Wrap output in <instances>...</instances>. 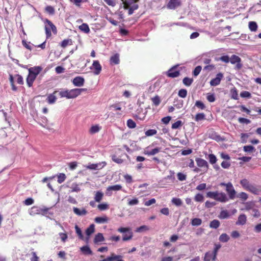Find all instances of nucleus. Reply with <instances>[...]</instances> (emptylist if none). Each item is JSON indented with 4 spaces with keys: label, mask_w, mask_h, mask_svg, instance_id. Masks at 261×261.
Wrapping results in <instances>:
<instances>
[{
    "label": "nucleus",
    "mask_w": 261,
    "mask_h": 261,
    "mask_svg": "<svg viewBox=\"0 0 261 261\" xmlns=\"http://www.w3.org/2000/svg\"><path fill=\"white\" fill-rule=\"evenodd\" d=\"M86 91V89H73L71 90H64L59 92L61 97H66L67 99L75 98L80 95L82 92Z\"/></svg>",
    "instance_id": "f257e3e1"
},
{
    "label": "nucleus",
    "mask_w": 261,
    "mask_h": 261,
    "mask_svg": "<svg viewBox=\"0 0 261 261\" xmlns=\"http://www.w3.org/2000/svg\"><path fill=\"white\" fill-rule=\"evenodd\" d=\"M206 197L222 203L226 202L229 200L228 197L225 193L218 191L208 192L206 193Z\"/></svg>",
    "instance_id": "f03ea898"
},
{
    "label": "nucleus",
    "mask_w": 261,
    "mask_h": 261,
    "mask_svg": "<svg viewBox=\"0 0 261 261\" xmlns=\"http://www.w3.org/2000/svg\"><path fill=\"white\" fill-rule=\"evenodd\" d=\"M49 208L44 207L41 208L37 206L32 207L29 210V213L31 216H35V215H45L47 214Z\"/></svg>",
    "instance_id": "7ed1b4c3"
},
{
    "label": "nucleus",
    "mask_w": 261,
    "mask_h": 261,
    "mask_svg": "<svg viewBox=\"0 0 261 261\" xmlns=\"http://www.w3.org/2000/svg\"><path fill=\"white\" fill-rule=\"evenodd\" d=\"M225 190L228 194L229 199H234L236 197V191H235L231 182H229L227 183V187L226 188Z\"/></svg>",
    "instance_id": "20e7f679"
},
{
    "label": "nucleus",
    "mask_w": 261,
    "mask_h": 261,
    "mask_svg": "<svg viewBox=\"0 0 261 261\" xmlns=\"http://www.w3.org/2000/svg\"><path fill=\"white\" fill-rule=\"evenodd\" d=\"M178 65L174 66L171 67L166 72V74L168 77L174 78L178 77L180 74V71L177 69Z\"/></svg>",
    "instance_id": "39448f33"
},
{
    "label": "nucleus",
    "mask_w": 261,
    "mask_h": 261,
    "mask_svg": "<svg viewBox=\"0 0 261 261\" xmlns=\"http://www.w3.org/2000/svg\"><path fill=\"white\" fill-rule=\"evenodd\" d=\"M229 61L232 64L237 63L236 69L238 70L241 69L242 67V64L241 63V59L238 56L235 55H232L230 58Z\"/></svg>",
    "instance_id": "423d86ee"
},
{
    "label": "nucleus",
    "mask_w": 261,
    "mask_h": 261,
    "mask_svg": "<svg viewBox=\"0 0 261 261\" xmlns=\"http://www.w3.org/2000/svg\"><path fill=\"white\" fill-rule=\"evenodd\" d=\"M197 166L200 168H202L203 170L205 172H207L208 168V164L207 162L204 159L197 158L195 160Z\"/></svg>",
    "instance_id": "0eeeda50"
},
{
    "label": "nucleus",
    "mask_w": 261,
    "mask_h": 261,
    "mask_svg": "<svg viewBox=\"0 0 261 261\" xmlns=\"http://www.w3.org/2000/svg\"><path fill=\"white\" fill-rule=\"evenodd\" d=\"M91 69L94 70V74L98 75L100 73L101 71V66L99 64V62L97 60L93 61L92 66L90 67Z\"/></svg>",
    "instance_id": "6e6552de"
},
{
    "label": "nucleus",
    "mask_w": 261,
    "mask_h": 261,
    "mask_svg": "<svg viewBox=\"0 0 261 261\" xmlns=\"http://www.w3.org/2000/svg\"><path fill=\"white\" fill-rule=\"evenodd\" d=\"M223 77V75L222 73H219L217 74L215 78L213 79L210 81V85L211 86H216L220 84L221 80Z\"/></svg>",
    "instance_id": "1a4fd4ad"
},
{
    "label": "nucleus",
    "mask_w": 261,
    "mask_h": 261,
    "mask_svg": "<svg viewBox=\"0 0 261 261\" xmlns=\"http://www.w3.org/2000/svg\"><path fill=\"white\" fill-rule=\"evenodd\" d=\"M50 23L51 24V29L49 28L47 25H45V34L47 38L50 37L51 35V30L53 31L54 34H56L57 33V30L56 26L52 22H50Z\"/></svg>",
    "instance_id": "9d476101"
},
{
    "label": "nucleus",
    "mask_w": 261,
    "mask_h": 261,
    "mask_svg": "<svg viewBox=\"0 0 261 261\" xmlns=\"http://www.w3.org/2000/svg\"><path fill=\"white\" fill-rule=\"evenodd\" d=\"M181 4L180 0H170L167 5V8L170 9H175Z\"/></svg>",
    "instance_id": "9b49d317"
},
{
    "label": "nucleus",
    "mask_w": 261,
    "mask_h": 261,
    "mask_svg": "<svg viewBox=\"0 0 261 261\" xmlns=\"http://www.w3.org/2000/svg\"><path fill=\"white\" fill-rule=\"evenodd\" d=\"M85 82L84 79L82 76H76L72 80V83L75 86L81 87L84 85Z\"/></svg>",
    "instance_id": "f8f14e48"
},
{
    "label": "nucleus",
    "mask_w": 261,
    "mask_h": 261,
    "mask_svg": "<svg viewBox=\"0 0 261 261\" xmlns=\"http://www.w3.org/2000/svg\"><path fill=\"white\" fill-rule=\"evenodd\" d=\"M122 189V186L120 185H115L111 186H109L107 188V194L109 196L111 195L112 191H118Z\"/></svg>",
    "instance_id": "ddd939ff"
},
{
    "label": "nucleus",
    "mask_w": 261,
    "mask_h": 261,
    "mask_svg": "<svg viewBox=\"0 0 261 261\" xmlns=\"http://www.w3.org/2000/svg\"><path fill=\"white\" fill-rule=\"evenodd\" d=\"M247 221V217L244 214H242L238 217V220L236 224L237 225H244L246 224Z\"/></svg>",
    "instance_id": "4468645a"
},
{
    "label": "nucleus",
    "mask_w": 261,
    "mask_h": 261,
    "mask_svg": "<svg viewBox=\"0 0 261 261\" xmlns=\"http://www.w3.org/2000/svg\"><path fill=\"white\" fill-rule=\"evenodd\" d=\"M42 68L40 66H35L29 69V73L36 76L39 74Z\"/></svg>",
    "instance_id": "2eb2a0df"
},
{
    "label": "nucleus",
    "mask_w": 261,
    "mask_h": 261,
    "mask_svg": "<svg viewBox=\"0 0 261 261\" xmlns=\"http://www.w3.org/2000/svg\"><path fill=\"white\" fill-rule=\"evenodd\" d=\"M259 187L252 184L247 191H249L254 195H259L261 192Z\"/></svg>",
    "instance_id": "dca6fc26"
},
{
    "label": "nucleus",
    "mask_w": 261,
    "mask_h": 261,
    "mask_svg": "<svg viewBox=\"0 0 261 261\" xmlns=\"http://www.w3.org/2000/svg\"><path fill=\"white\" fill-rule=\"evenodd\" d=\"M73 211L75 215L79 216H85L87 214V211L85 208L80 210L77 207H73Z\"/></svg>",
    "instance_id": "f3484780"
},
{
    "label": "nucleus",
    "mask_w": 261,
    "mask_h": 261,
    "mask_svg": "<svg viewBox=\"0 0 261 261\" xmlns=\"http://www.w3.org/2000/svg\"><path fill=\"white\" fill-rule=\"evenodd\" d=\"M208 137L211 139L215 140L217 141H220L222 140V137L217 133L213 130L210 132V133H208Z\"/></svg>",
    "instance_id": "a211bd4d"
},
{
    "label": "nucleus",
    "mask_w": 261,
    "mask_h": 261,
    "mask_svg": "<svg viewBox=\"0 0 261 261\" xmlns=\"http://www.w3.org/2000/svg\"><path fill=\"white\" fill-rule=\"evenodd\" d=\"M217 256H215L214 254L211 251H208L205 253L203 258L204 261H210L211 260H215Z\"/></svg>",
    "instance_id": "6ab92c4d"
},
{
    "label": "nucleus",
    "mask_w": 261,
    "mask_h": 261,
    "mask_svg": "<svg viewBox=\"0 0 261 261\" xmlns=\"http://www.w3.org/2000/svg\"><path fill=\"white\" fill-rule=\"evenodd\" d=\"M82 185V183L81 184H76L75 182L72 183L70 189L71 190L69 191V192L72 193V192H80L81 189L80 188V186Z\"/></svg>",
    "instance_id": "aec40b11"
},
{
    "label": "nucleus",
    "mask_w": 261,
    "mask_h": 261,
    "mask_svg": "<svg viewBox=\"0 0 261 261\" xmlns=\"http://www.w3.org/2000/svg\"><path fill=\"white\" fill-rule=\"evenodd\" d=\"M245 207L242 208V210L248 211L249 210H253L255 206V203L253 201H248L244 203Z\"/></svg>",
    "instance_id": "412c9836"
},
{
    "label": "nucleus",
    "mask_w": 261,
    "mask_h": 261,
    "mask_svg": "<svg viewBox=\"0 0 261 261\" xmlns=\"http://www.w3.org/2000/svg\"><path fill=\"white\" fill-rule=\"evenodd\" d=\"M161 150V148L156 147L151 150L146 149L145 150L144 153L148 155H153L159 153Z\"/></svg>",
    "instance_id": "4be33fe9"
},
{
    "label": "nucleus",
    "mask_w": 261,
    "mask_h": 261,
    "mask_svg": "<svg viewBox=\"0 0 261 261\" xmlns=\"http://www.w3.org/2000/svg\"><path fill=\"white\" fill-rule=\"evenodd\" d=\"M133 5L132 6H130V7H129L130 5H129L128 6H126L124 5V8L125 9H128V13L129 15H132L134 13V11L135 10L138 9V4H135V3H133Z\"/></svg>",
    "instance_id": "5701e85b"
},
{
    "label": "nucleus",
    "mask_w": 261,
    "mask_h": 261,
    "mask_svg": "<svg viewBox=\"0 0 261 261\" xmlns=\"http://www.w3.org/2000/svg\"><path fill=\"white\" fill-rule=\"evenodd\" d=\"M36 76L29 73L27 78V84L29 87L32 86L33 84L36 79Z\"/></svg>",
    "instance_id": "b1692460"
},
{
    "label": "nucleus",
    "mask_w": 261,
    "mask_h": 261,
    "mask_svg": "<svg viewBox=\"0 0 261 261\" xmlns=\"http://www.w3.org/2000/svg\"><path fill=\"white\" fill-rule=\"evenodd\" d=\"M80 250L84 254L86 255H92L93 254L92 251L88 245L81 247Z\"/></svg>",
    "instance_id": "393cba45"
},
{
    "label": "nucleus",
    "mask_w": 261,
    "mask_h": 261,
    "mask_svg": "<svg viewBox=\"0 0 261 261\" xmlns=\"http://www.w3.org/2000/svg\"><path fill=\"white\" fill-rule=\"evenodd\" d=\"M240 184L242 186V187L246 190L249 188V187L252 185L250 183L248 179L244 178L240 181Z\"/></svg>",
    "instance_id": "a878e982"
},
{
    "label": "nucleus",
    "mask_w": 261,
    "mask_h": 261,
    "mask_svg": "<svg viewBox=\"0 0 261 261\" xmlns=\"http://www.w3.org/2000/svg\"><path fill=\"white\" fill-rule=\"evenodd\" d=\"M230 216L229 212L227 210H222L220 212L218 217L221 219H227Z\"/></svg>",
    "instance_id": "bb28decb"
},
{
    "label": "nucleus",
    "mask_w": 261,
    "mask_h": 261,
    "mask_svg": "<svg viewBox=\"0 0 261 261\" xmlns=\"http://www.w3.org/2000/svg\"><path fill=\"white\" fill-rule=\"evenodd\" d=\"M119 56L118 54H115L110 58V62L111 64L117 65L119 63Z\"/></svg>",
    "instance_id": "cd10ccee"
},
{
    "label": "nucleus",
    "mask_w": 261,
    "mask_h": 261,
    "mask_svg": "<svg viewBox=\"0 0 261 261\" xmlns=\"http://www.w3.org/2000/svg\"><path fill=\"white\" fill-rule=\"evenodd\" d=\"M103 197V193L101 191H98L96 192L94 196L95 201L99 202L102 200Z\"/></svg>",
    "instance_id": "c85d7f7f"
},
{
    "label": "nucleus",
    "mask_w": 261,
    "mask_h": 261,
    "mask_svg": "<svg viewBox=\"0 0 261 261\" xmlns=\"http://www.w3.org/2000/svg\"><path fill=\"white\" fill-rule=\"evenodd\" d=\"M230 239L229 236L226 233H222L219 238V240L222 243H226Z\"/></svg>",
    "instance_id": "c756f323"
},
{
    "label": "nucleus",
    "mask_w": 261,
    "mask_h": 261,
    "mask_svg": "<svg viewBox=\"0 0 261 261\" xmlns=\"http://www.w3.org/2000/svg\"><path fill=\"white\" fill-rule=\"evenodd\" d=\"M105 240V238L103 236V234L101 233H98L95 235V237L94 239V242L95 244H97L99 242H103Z\"/></svg>",
    "instance_id": "7c9ffc66"
},
{
    "label": "nucleus",
    "mask_w": 261,
    "mask_h": 261,
    "mask_svg": "<svg viewBox=\"0 0 261 261\" xmlns=\"http://www.w3.org/2000/svg\"><path fill=\"white\" fill-rule=\"evenodd\" d=\"M108 218L106 216L101 217H96L94 219V221L96 223L98 224H102L108 222Z\"/></svg>",
    "instance_id": "2f4dec72"
},
{
    "label": "nucleus",
    "mask_w": 261,
    "mask_h": 261,
    "mask_svg": "<svg viewBox=\"0 0 261 261\" xmlns=\"http://www.w3.org/2000/svg\"><path fill=\"white\" fill-rule=\"evenodd\" d=\"M220 225V222L216 219L213 220L210 222V227L212 228L217 229Z\"/></svg>",
    "instance_id": "473e14b6"
},
{
    "label": "nucleus",
    "mask_w": 261,
    "mask_h": 261,
    "mask_svg": "<svg viewBox=\"0 0 261 261\" xmlns=\"http://www.w3.org/2000/svg\"><path fill=\"white\" fill-rule=\"evenodd\" d=\"M79 28L81 31L85 33H88L90 32V29L87 23H83Z\"/></svg>",
    "instance_id": "72a5a7b5"
},
{
    "label": "nucleus",
    "mask_w": 261,
    "mask_h": 261,
    "mask_svg": "<svg viewBox=\"0 0 261 261\" xmlns=\"http://www.w3.org/2000/svg\"><path fill=\"white\" fill-rule=\"evenodd\" d=\"M95 230V225L93 224H91L86 230V235L90 236Z\"/></svg>",
    "instance_id": "f704fd0d"
},
{
    "label": "nucleus",
    "mask_w": 261,
    "mask_h": 261,
    "mask_svg": "<svg viewBox=\"0 0 261 261\" xmlns=\"http://www.w3.org/2000/svg\"><path fill=\"white\" fill-rule=\"evenodd\" d=\"M257 24L255 21H250L249 22V28L252 32H255L257 29Z\"/></svg>",
    "instance_id": "c9c22d12"
},
{
    "label": "nucleus",
    "mask_w": 261,
    "mask_h": 261,
    "mask_svg": "<svg viewBox=\"0 0 261 261\" xmlns=\"http://www.w3.org/2000/svg\"><path fill=\"white\" fill-rule=\"evenodd\" d=\"M230 93L231 95V98L235 100L239 99L238 91L236 88H233V89H231Z\"/></svg>",
    "instance_id": "e433bc0d"
},
{
    "label": "nucleus",
    "mask_w": 261,
    "mask_h": 261,
    "mask_svg": "<svg viewBox=\"0 0 261 261\" xmlns=\"http://www.w3.org/2000/svg\"><path fill=\"white\" fill-rule=\"evenodd\" d=\"M57 100L56 97L54 94H49L47 98V102L49 104L54 103Z\"/></svg>",
    "instance_id": "4c0bfd02"
},
{
    "label": "nucleus",
    "mask_w": 261,
    "mask_h": 261,
    "mask_svg": "<svg viewBox=\"0 0 261 261\" xmlns=\"http://www.w3.org/2000/svg\"><path fill=\"white\" fill-rule=\"evenodd\" d=\"M132 238H133V232L131 231L129 232H127V233H125L123 235L122 240L123 241H128V240H131L132 239Z\"/></svg>",
    "instance_id": "58836bf2"
},
{
    "label": "nucleus",
    "mask_w": 261,
    "mask_h": 261,
    "mask_svg": "<svg viewBox=\"0 0 261 261\" xmlns=\"http://www.w3.org/2000/svg\"><path fill=\"white\" fill-rule=\"evenodd\" d=\"M119 257V256H116L115 254L112 253L110 256H108L106 258L98 261H114L115 259H117Z\"/></svg>",
    "instance_id": "ea45409f"
},
{
    "label": "nucleus",
    "mask_w": 261,
    "mask_h": 261,
    "mask_svg": "<svg viewBox=\"0 0 261 261\" xmlns=\"http://www.w3.org/2000/svg\"><path fill=\"white\" fill-rule=\"evenodd\" d=\"M202 223V220L200 218H194L191 221V224L193 226H199Z\"/></svg>",
    "instance_id": "a19ab883"
},
{
    "label": "nucleus",
    "mask_w": 261,
    "mask_h": 261,
    "mask_svg": "<svg viewBox=\"0 0 261 261\" xmlns=\"http://www.w3.org/2000/svg\"><path fill=\"white\" fill-rule=\"evenodd\" d=\"M205 116L203 113H198L196 115L195 120L197 122L205 119Z\"/></svg>",
    "instance_id": "79ce46f5"
},
{
    "label": "nucleus",
    "mask_w": 261,
    "mask_h": 261,
    "mask_svg": "<svg viewBox=\"0 0 261 261\" xmlns=\"http://www.w3.org/2000/svg\"><path fill=\"white\" fill-rule=\"evenodd\" d=\"M208 159L209 160V162L212 164H214L216 163L217 159L214 154H210L208 156Z\"/></svg>",
    "instance_id": "37998d69"
},
{
    "label": "nucleus",
    "mask_w": 261,
    "mask_h": 261,
    "mask_svg": "<svg viewBox=\"0 0 261 261\" xmlns=\"http://www.w3.org/2000/svg\"><path fill=\"white\" fill-rule=\"evenodd\" d=\"M171 201L173 204L177 206H180L182 203L181 200L178 198H173Z\"/></svg>",
    "instance_id": "c03bdc74"
},
{
    "label": "nucleus",
    "mask_w": 261,
    "mask_h": 261,
    "mask_svg": "<svg viewBox=\"0 0 261 261\" xmlns=\"http://www.w3.org/2000/svg\"><path fill=\"white\" fill-rule=\"evenodd\" d=\"M193 81V80L192 79L187 77H185L182 80L184 84L187 86H190L192 84Z\"/></svg>",
    "instance_id": "a18cd8bd"
},
{
    "label": "nucleus",
    "mask_w": 261,
    "mask_h": 261,
    "mask_svg": "<svg viewBox=\"0 0 261 261\" xmlns=\"http://www.w3.org/2000/svg\"><path fill=\"white\" fill-rule=\"evenodd\" d=\"M57 177L58 182L59 184L62 183L65 180L66 177L65 174L64 173H60L59 175H58Z\"/></svg>",
    "instance_id": "49530a36"
},
{
    "label": "nucleus",
    "mask_w": 261,
    "mask_h": 261,
    "mask_svg": "<svg viewBox=\"0 0 261 261\" xmlns=\"http://www.w3.org/2000/svg\"><path fill=\"white\" fill-rule=\"evenodd\" d=\"M182 124V122L181 120H178L172 124V129H177L179 128L180 126H181Z\"/></svg>",
    "instance_id": "de8ad7c7"
},
{
    "label": "nucleus",
    "mask_w": 261,
    "mask_h": 261,
    "mask_svg": "<svg viewBox=\"0 0 261 261\" xmlns=\"http://www.w3.org/2000/svg\"><path fill=\"white\" fill-rule=\"evenodd\" d=\"M178 95L181 98H185L187 95V91L185 89H181L179 90Z\"/></svg>",
    "instance_id": "09e8293b"
},
{
    "label": "nucleus",
    "mask_w": 261,
    "mask_h": 261,
    "mask_svg": "<svg viewBox=\"0 0 261 261\" xmlns=\"http://www.w3.org/2000/svg\"><path fill=\"white\" fill-rule=\"evenodd\" d=\"M75 229L76 233L77 234L79 238L81 240H83L84 236L82 234V230L80 229V228L77 225H75Z\"/></svg>",
    "instance_id": "8fccbe9b"
},
{
    "label": "nucleus",
    "mask_w": 261,
    "mask_h": 261,
    "mask_svg": "<svg viewBox=\"0 0 261 261\" xmlns=\"http://www.w3.org/2000/svg\"><path fill=\"white\" fill-rule=\"evenodd\" d=\"M237 196L244 201L246 200L248 198V194L243 192L240 193Z\"/></svg>",
    "instance_id": "3c124183"
},
{
    "label": "nucleus",
    "mask_w": 261,
    "mask_h": 261,
    "mask_svg": "<svg viewBox=\"0 0 261 261\" xmlns=\"http://www.w3.org/2000/svg\"><path fill=\"white\" fill-rule=\"evenodd\" d=\"M157 131L154 129H148L145 132V134L146 136H152L156 134Z\"/></svg>",
    "instance_id": "603ef678"
},
{
    "label": "nucleus",
    "mask_w": 261,
    "mask_h": 261,
    "mask_svg": "<svg viewBox=\"0 0 261 261\" xmlns=\"http://www.w3.org/2000/svg\"><path fill=\"white\" fill-rule=\"evenodd\" d=\"M127 126L130 128H134L136 126V124L132 119H128L127 121Z\"/></svg>",
    "instance_id": "864d4df0"
},
{
    "label": "nucleus",
    "mask_w": 261,
    "mask_h": 261,
    "mask_svg": "<svg viewBox=\"0 0 261 261\" xmlns=\"http://www.w3.org/2000/svg\"><path fill=\"white\" fill-rule=\"evenodd\" d=\"M97 207L100 211H105L109 208V205L106 203H102L98 204Z\"/></svg>",
    "instance_id": "5fc2aeb1"
},
{
    "label": "nucleus",
    "mask_w": 261,
    "mask_h": 261,
    "mask_svg": "<svg viewBox=\"0 0 261 261\" xmlns=\"http://www.w3.org/2000/svg\"><path fill=\"white\" fill-rule=\"evenodd\" d=\"M152 101L153 102L154 105L155 106H158L159 105L161 102L160 98L159 96L156 95L154 97L151 98Z\"/></svg>",
    "instance_id": "6e6d98bb"
},
{
    "label": "nucleus",
    "mask_w": 261,
    "mask_h": 261,
    "mask_svg": "<svg viewBox=\"0 0 261 261\" xmlns=\"http://www.w3.org/2000/svg\"><path fill=\"white\" fill-rule=\"evenodd\" d=\"M243 150L247 152H251L254 150V147L251 145H247L244 146Z\"/></svg>",
    "instance_id": "4d7b16f0"
},
{
    "label": "nucleus",
    "mask_w": 261,
    "mask_h": 261,
    "mask_svg": "<svg viewBox=\"0 0 261 261\" xmlns=\"http://www.w3.org/2000/svg\"><path fill=\"white\" fill-rule=\"evenodd\" d=\"M221 247V245L220 244H215L214 245V250L213 251H211L212 253L214 254V256H216L217 255V252L218 250L220 249Z\"/></svg>",
    "instance_id": "13d9d810"
},
{
    "label": "nucleus",
    "mask_w": 261,
    "mask_h": 261,
    "mask_svg": "<svg viewBox=\"0 0 261 261\" xmlns=\"http://www.w3.org/2000/svg\"><path fill=\"white\" fill-rule=\"evenodd\" d=\"M195 106L200 109L201 110H204L205 109L204 104L201 101L198 100L195 102Z\"/></svg>",
    "instance_id": "bf43d9fd"
},
{
    "label": "nucleus",
    "mask_w": 261,
    "mask_h": 261,
    "mask_svg": "<svg viewBox=\"0 0 261 261\" xmlns=\"http://www.w3.org/2000/svg\"><path fill=\"white\" fill-rule=\"evenodd\" d=\"M240 96L243 98H250L251 97V93L248 91H243L241 93Z\"/></svg>",
    "instance_id": "052dcab7"
},
{
    "label": "nucleus",
    "mask_w": 261,
    "mask_h": 261,
    "mask_svg": "<svg viewBox=\"0 0 261 261\" xmlns=\"http://www.w3.org/2000/svg\"><path fill=\"white\" fill-rule=\"evenodd\" d=\"M118 231L121 233L129 232L131 231V229L129 227H120L118 229Z\"/></svg>",
    "instance_id": "680f3d73"
},
{
    "label": "nucleus",
    "mask_w": 261,
    "mask_h": 261,
    "mask_svg": "<svg viewBox=\"0 0 261 261\" xmlns=\"http://www.w3.org/2000/svg\"><path fill=\"white\" fill-rule=\"evenodd\" d=\"M194 199L197 202H202L204 200V197L202 194L198 193L195 195Z\"/></svg>",
    "instance_id": "e2e57ef3"
},
{
    "label": "nucleus",
    "mask_w": 261,
    "mask_h": 261,
    "mask_svg": "<svg viewBox=\"0 0 261 261\" xmlns=\"http://www.w3.org/2000/svg\"><path fill=\"white\" fill-rule=\"evenodd\" d=\"M148 229H149V228L148 226H147L146 225H142L139 227H138L136 229V231L137 232H143L144 231L148 230Z\"/></svg>",
    "instance_id": "0e129e2a"
},
{
    "label": "nucleus",
    "mask_w": 261,
    "mask_h": 261,
    "mask_svg": "<svg viewBox=\"0 0 261 261\" xmlns=\"http://www.w3.org/2000/svg\"><path fill=\"white\" fill-rule=\"evenodd\" d=\"M100 128L98 125L92 126L90 129V132L91 134H95L99 131Z\"/></svg>",
    "instance_id": "69168bd1"
},
{
    "label": "nucleus",
    "mask_w": 261,
    "mask_h": 261,
    "mask_svg": "<svg viewBox=\"0 0 261 261\" xmlns=\"http://www.w3.org/2000/svg\"><path fill=\"white\" fill-rule=\"evenodd\" d=\"M201 70V67L200 66H198L195 67L194 70L193 71V74L194 76H197L200 72Z\"/></svg>",
    "instance_id": "338daca9"
},
{
    "label": "nucleus",
    "mask_w": 261,
    "mask_h": 261,
    "mask_svg": "<svg viewBox=\"0 0 261 261\" xmlns=\"http://www.w3.org/2000/svg\"><path fill=\"white\" fill-rule=\"evenodd\" d=\"M206 98L207 100L210 102H214L216 100L215 96L214 94L208 93L207 95Z\"/></svg>",
    "instance_id": "774afa93"
}]
</instances>
